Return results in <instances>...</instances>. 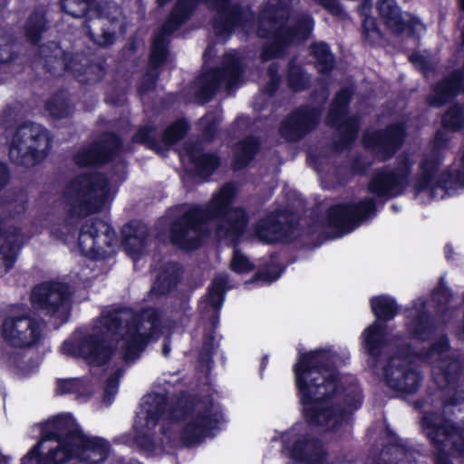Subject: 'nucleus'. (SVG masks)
<instances>
[{
    "mask_svg": "<svg viewBox=\"0 0 464 464\" xmlns=\"http://www.w3.org/2000/svg\"><path fill=\"white\" fill-rule=\"evenodd\" d=\"M430 306L422 298L413 303L406 321L411 346L407 352L401 348L402 342L391 337L382 323L375 321L369 325L362 334V342L370 356L369 365L390 388L413 393L420 386L421 375L411 357L425 362L431 366L436 384L440 389L447 390L450 395L445 407L459 406V411H462L460 401H464V391L455 385L462 364L450 354L448 339L440 337L425 353L417 348L419 343L430 339L435 331L430 318Z\"/></svg>",
    "mask_w": 464,
    "mask_h": 464,
    "instance_id": "1",
    "label": "nucleus"
},
{
    "mask_svg": "<svg viewBox=\"0 0 464 464\" xmlns=\"http://www.w3.org/2000/svg\"><path fill=\"white\" fill-rule=\"evenodd\" d=\"M225 421L221 406L208 398L174 400L163 392H150L141 399L130 443L151 454L194 446L215 436Z\"/></svg>",
    "mask_w": 464,
    "mask_h": 464,
    "instance_id": "2",
    "label": "nucleus"
},
{
    "mask_svg": "<svg viewBox=\"0 0 464 464\" xmlns=\"http://www.w3.org/2000/svg\"><path fill=\"white\" fill-rule=\"evenodd\" d=\"M342 362L332 348L299 353L294 365L295 382L304 415L310 426L321 431L334 430L348 420L362 403L354 377L339 375L334 366Z\"/></svg>",
    "mask_w": 464,
    "mask_h": 464,
    "instance_id": "3",
    "label": "nucleus"
},
{
    "mask_svg": "<svg viewBox=\"0 0 464 464\" xmlns=\"http://www.w3.org/2000/svg\"><path fill=\"white\" fill-rule=\"evenodd\" d=\"M160 334V316L148 308L136 314L130 308L108 310L91 326L74 331L66 339L61 351L64 355L83 359L91 365H102L111 356L112 350L105 343L106 336L116 342V352L127 362H134L150 340Z\"/></svg>",
    "mask_w": 464,
    "mask_h": 464,
    "instance_id": "4",
    "label": "nucleus"
},
{
    "mask_svg": "<svg viewBox=\"0 0 464 464\" xmlns=\"http://www.w3.org/2000/svg\"><path fill=\"white\" fill-rule=\"evenodd\" d=\"M237 188L233 183L224 185L212 196L206 207L181 206L177 208L179 217L171 224L169 238L180 248L198 247L206 235L215 229L217 237L230 243L243 235L247 217L240 208H230Z\"/></svg>",
    "mask_w": 464,
    "mask_h": 464,
    "instance_id": "5",
    "label": "nucleus"
},
{
    "mask_svg": "<svg viewBox=\"0 0 464 464\" xmlns=\"http://www.w3.org/2000/svg\"><path fill=\"white\" fill-rule=\"evenodd\" d=\"M34 428L40 432L41 439L23 457V464L31 462L38 448L46 450L42 464H63L72 459L88 464H99L109 454V442L99 437L83 434L70 414L57 416Z\"/></svg>",
    "mask_w": 464,
    "mask_h": 464,
    "instance_id": "6",
    "label": "nucleus"
},
{
    "mask_svg": "<svg viewBox=\"0 0 464 464\" xmlns=\"http://www.w3.org/2000/svg\"><path fill=\"white\" fill-rule=\"evenodd\" d=\"M288 1L269 0L258 18V35L269 38L261 55L263 61L283 54L288 44L306 40L314 30L310 15L288 16Z\"/></svg>",
    "mask_w": 464,
    "mask_h": 464,
    "instance_id": "7",
    "label": "nucleus"
},
{
    "mask_svg": "<svg viewBox=\"0 0 464 464\" xmlns=\"http://www.w3.org/2000/svg\"><path fill=\"white\" fill-rule=\"evenodd\" d=\"M117 181L99 173L77 176L67 187L64 198L72 215L86 216L102 209L111 198Z\"/></svg>",
    "mask_w": 464,
    "mask_h": 464,
    "instance_id": "8",
    "label": "nucleus"
},
{
    "mask_svg": "<svg viewBox=\"0 0 464 464\" xmlns=\"http://www.w3.org/2000/svg\"><path fill=\"white\" fill-rule=\"evenodd\" d=\"M62 9L73 17H82L88 14L90 19L96 18L93 23L95 26H103L102 21L106 18L114 26L112 30H102V34L92 32L91 25H86L91 38L99 45H109L112 44L116 34V24L121 17L120 8L112 3H96L93 0H61Z\"/></svg>",
    "mask_w": 464,
    "mask_h": 464,
    "instance_id": "9",
    "label": "nucleus"
},
{
    "mask_svg": "<svg viewBox=\"0 0 464 464\" xmlns=\"http://www.w3.org/2000/svg\"><path fill=\"white\" fill-rule=\"evenodd\" d=\"M245 63L238 52H229L224 56L221 67L202 73L195 82V92L198 99L208 102L220 88L230 91L244 80Z\"/></svg>",
    "mask_w": 464,
    "mask_h": 464,
    "instance_id": "10",
    "label": "nucleus"
},
{
    "mask_svg": "<svg viewBox=\"0 0 464 464\" xmlns=\"http://www.w3.org/2000/svg\"><path fill=\"white\" fill-rule=\"evenodd\" d=\"M50 147L47 130L40 124L27 122L16 130L12 139L10 158L16 164L34 165L45 156Z\"/></svg>",
    "mask_w": 464,
    "mask_h": 464,
    "instance_id": "11",
    "label": "nucleus"
},
{
    "mask_svg": "<svg viewBox=\"0 0 464 464\" xmlns=\"http://www.w3.org/2000/svg\"><path fill=\"white\" fill-rule=\"evenodd\" d=\"M416 160L417 156L413 152L401 154L393 166H386L374 172L369 183V191L380 198L401 195L411 183Z\"/></svg>",
    "mask_w": 464,
    "mask_h": 464,
    "instance_id": "12",
    "label": "nucleus"
},
{
    "mask_svg": "<svg viewBox=\"0 0 464 464\" xmlns=\"http://www.w3.org/2000/svg\"><path fill=\"white\" fill-rule=\"evenodd\" d=\"M281 440L282 452L295 464H326L322 445L309 437L308 426L296 423L285 432H276L272 441Z\"/></svg>",
    "mask_w": 464,
    "mask_h": 464,
    "instance_id": "13",
    "label": "nucleus"
},
{
    "mask_svg": "<svg viewBox=\"0 0 464 464\" xmlns=\"http://www.w3.org/2000/svg\"><path fill=\"white\" fill-rule=\"evenodd\" d=\"M196 5L197 0H178L169 19L156 34L150 58L151 71L147 74L146 80L140 85V92H145L153 88L156 78L154 70L163 63L167 55V37L188 19Z\"/></svg>",
    "mask_w": 464,
    "mask_h": 464,
    "instance_id": "14",
    "label": "nucleus"
},
{
    "mask_svg": "<svg viewBox=\"0 0 464 464\" xmlns=\"http://www.w3.org/2000/svg\"><path fill=\"white\" fill-rule=\"evenodd\" d=\"M426 436L438 450L437 464H450L444 455L464 453V435L449 421L435 413H426L421 421Z\"/></svg>",
    "mask_w": 464,
    "mask_h": 464,
    "instance_id": "15",
    "label": "nucleus"
},
{
    "mask_svg": "<svg viewBox=\"0 0 464 464\" xmlns=\"http://www.w3.org/2000/svg\"><path fill=\"white\" fill-rule=\"evenodd\" d=\"M79 247L82 255L102 259L113 255L118 246L114 230L100 219H87L79 234Z\"/></svg>",
    "mask_w": 464,
    "mask_h": 464,
    "instance_id": "16",
    "label": "nucleus"
},
{
    "mask_svg": "<svg viewBox=\"0 0 464 464\" xmlns=\"http://www.w3.org/2000/svg\"><path fill=\"white\" fill-rule=\"evenodd\" d=\"M70 291L67 285L59 282L44 283L36 286L31 295L32 305L44 314L65 322L70 314Z\"/></svg>",
    "mask_w": 464,
    "mask_h": 464,
    "instance_id": "17",
    "label": "nucleus"
},
{
    "mask_svg": "<svg viewBox=\"0 0 464 464\" xmlns=\"http://www.w3.org/2000/svg\"><path fill=\"white\" fill-rule=\"evenodd\" d=\"M375 213V200L372 198L358 202L340 203L329 208L328 224L343 235L374 217Z\"/></svg>",
    "mask_w": 464,
    "mask_h": 464,
    "instance_id": "18",
    "label": "nucleus"
},
{
    "mask_svg": "<svg viewBox=\"0 0 464 464\" xmlns=\"http://www.w3.org/2000/svg\"><path fill=\"white\" fill-rule=\"evenodd\" d=\"M217 9L214 30L221 40L241 28L246 34L254 28L253 15L248 9L230 5L229 0H208Z\"/></svg>",
    "mask_w": 464,
    "mask_h": 464,
    "instance_id": "19",
    "label": "nucleus"
},
{
    "mask_svg": "<svg viewBox=\"0 0 464 464\" xmlns=\"http://www.w3.org/2000/svg\"><path fill=\"white\" fill-rule=\"evenodd\" d=\"M49 49H52L53 55L48 57L47 48L42 47L41 53L46 58V66L54 73L58 72V67L72 71L81 82H94L102 77V70L99 65H86L83 63L84 58L81 55H70L56 44H52Z\"/></svg>",
    "mask_w": 464,
    "mask_h": 464,
    "instance_id": "20",
    "label": "nucleus"
},
{
    "mask_svg": "<svg viewBox=\"0 0 464 464\" xmlns=\"http://www.w3.org/2000/svg\"><path fill=\"white\" fill-rule=\"evenodd\" d=\"M4 339L15 347H29L42 336V324L27 314H12L2 324Z\"/></svg>",
    "mask_w": 464,
    "mask_h": 464,
    "instance_id": "21",
    "label": "nucleus"
},
{
    "mask_svg": "<svg viewBox=\"0 0 464 464\" xmlns=\"http://www.w3.org/2000/svg\"><path fill=\"white\" fill-rule=\"evenodd\" d=\"M352 94L350 88L342 89L330 108L327 115V123L337 129L342 147H346L357 136L359 120L356 117L346 115V107Z\"/></svg>",
    "mask_w": 464,
    "mask_h": 464,
    "instance_id": "22",
    "label": "nucleus"
},
{
    "mask_svg": "<svg viewBox=\"0 0 464 464\" xmlns=\"http://www.w3.org/2000/svg\"><path fill=\"white\" fill-rule=\"evenodd\" d=\"M404 137V127L392 124L383 131L367 132L363 137V143L377 158L384 160L401 146Z\"/></svg>",
    "mask_w": 464,
    "mask_h": 464,
    "instance_id": "23",
    "label": "nucleus"
},
{
    "mask_svg": "<svg viewBox=\"0 0 464 464\" xmlns=\"http://www.w3.org/2000/svg\"><path fill=\"white\" fill-rule=\"evenodd\" d=\"M6 179V167L0 163V187L5 184ZM21 243L20 230L0 222V276L13 267Z\"/></svg>",
    "mask_w": 464,
    "mask_h": 464,
    "instance_id": "24",
    "label": "nucleus"
},
{
    "mask_svg": "<svg viewBox=\"0 0 464 464\" xmlns=\"http://www.w3.org/2000/svg\"><path fill=\"white\" fill-rule=\"evenodd\" d=\"M321 115L320 110L301 107L282 122L279 132L287 140H298L316 125Z\"/></svg>",
    "mask_w": 464,
    "mask_h": 464,
    "instance_id": "25",
    "label": "nucleus"
},
{
    "mask_svg": "<svg viewBox=\"0 0 464 464\" xmlns=\"http://www.w3.org/2000/svg\"><path fill=\"white\" fill-rule=\"evenodd\" d=\"M121 149L119 138L115 134L108 133L98 143L79 150L75 155V162L80 166L102 163L111 159Z\"/></svg>",
    "mask_w": 464,
    "mask_h": 464,
    "instance_id": "26",
    "label": "nucleus"
},
{
    "mask_svg": "<svg viewBox=\"0 0 464 464\" xmlns=\"http://www.w3.org/2000/svg\"><path fill=\"white\" fill-rule=\"evenodd\" d=\"M377 10L387 26L394 33L410 29L414 34H420L425 30L424 24L419 18L411 14L402 17L395 0H379Z\"/></svg>",
    "mask_w": 464,
    "mask_h": 464,
    "instance_id": "27",
    "label": "nucleus"
},
{
    "mask_svg": "<svg viewBox=\"0 0 464 464\" xmlns=\"http://www.w3.org/2000/svg\"><path fill=\"white\" fill-rule=\"evenodd\" d=\"M289 216L285 211L271 213L262 218L255 227V235L261 241L272 243L285 237L290 225Z\"/></svg>",
    "mask_w": 464,
    "mask_h": 464,
    "instance_id": "28",
    "label": "nucleus"
},
{
    "mask_svg": "<svg viewBox=\"0 0 464 464\" xmlns=\"http://www.w3.org/2000/svg\"><path fill=\"white\" fill-rule=\"evenodd\" d=\"M179 157L183 164H191L190 169L195 170L200 176H208L219 163L215 154L203 152L201 142L186 144L179 153Z\"/></svg>",
    "mask_w": 464,
    "mask_h": 464,
    "instance_id": "29",
    "label": "nucleus"
},
{
    "mask_svg": "<svg viewBox=\"0 0 464 464\" xmlns=\"http://www.w3.org/2000/svg\"><path fill=\"white\" fill-rule=\"evenodd\" d=\"M123 246L134 260L143 253L148 242V229L145 224L133 220L122 227Z\"/></svg>",
    "mask_w": 464,
    "mask_h": 464,
    "instance_id": "30",
    "label": "nucleus"
},
{
    "mask_svg": "<svg viewBox=\"0 0 464 464\" xmlns=\"http://www.w3.org/2000/svg\"><path fill=\"white\" fill-rule=\"evenodd\" d=\"M96 384L88 379H61L56 382L55 392L60 395L74 394L82 401H87L94 392Z\"/></svg>",
    "mask_w": 464,
    "mask_h": 464,
    "instance_id": "31",
    "label": "nucleus"
},
{
    "mask_svg": "<svg viewBox=\"0 0 464 464\" xmlns=\"http://www.w3.org/2000/svg\"><path fill=\"white\" fill-rule=\"evenodd\" d=\"M180 276V267L174 263H165L158 272L156 280L150 291L151 296L168 293L176 285Z\"/></svg>",
    "mask_w": 464,
    "mask_h": 464,
    "instance_id": "32",
    "label": "nucleus"
},
{
    "mask_svg": "<svg viewBox=\"0 0 464 464\" xmlns=\"http://www.w3.org/2000/svg\"><path fill=\"white\" fill-rule=\"evenodd\" d=\"M230 287L227 276L226 274H218L208 289L206 299L207 305H209L214 312L219 310L224 301L225 292Z\"/></svg>",
    "mask_w": 464,
    "mask_h": 464,
    "instance_id": "33",
    "label": "nucleus"
},
{
    "mask_svg": "<svg viewBox=\"0 0 464 464\" xmlns=\"http://www.w3.org/2000/svg\"><path fill=\"white\" fill-rule=\"evenodd\" d=\"M371 306L378 320L389 321L397 314L395 300L388 295H380L372 298Z\"/></svg>",
    "mask_w": 464,
    "mask_h": 464,
    "instance_id": "34",
    "label": "nucleus"
},
{
    "mask_svg": "<svg viewBox=\"0 0 464 464\" xmlns=\"http://www.w3.org/2000/svg\"><path fill=\"white\" fill-rule=\"evenodd\" d=\"M372 8V1L364 0L361 5L362 15L364 16L362 21L363 35L370 44H376L382 39V34L376 26L375 19L369 15Z\"/></svg>",
    "mask_w": 464,
    "mask_h": 464,
    "instance_id": "35",
    "label": "nucleus"
},
{
    "mask_svg": "<svg viewBox=\"0 0 464 464\" xmlns=\"http://www.w3.org/2000/svg\"><path fill=\"white\" fill-rule=\"evenodd\" d=\"M258 149V142L254 138L240 141L235 149V165L240 169L248 164Z\"/></svg>",
    "mask_w": 464,
    "mask_h": 464,
    "instance_id": "36",
    "label": "nucleus"
},
{
    "mask_svg": "<svg viewBox=\"0 0 464 464\" xmlns=\"http://www.w3.org/2000/svg\"><path fill=\"white\" fill-rule=\"evenodd\" d=\"M311 53L315 59V64L321 73H326L334 66V55L324 43H316L311 46Z\"/></svg>",
    "mask_w": 464,
    "mask_h": 464,
    "instance_id": "37",
    "label": "nucleus"
},
{
    "mask_svg": "<svg viewBox=\"0 0 464 464\" xmlns=\"http://www.w3.org/2000/svg\"><path fill=\"white\" fill-rule=\"evenodd\" d=\"M46 110L55 119H62L69 116L72 112V106L64 93L53 96L46 104Z\"/></svg>",
    "mask_w": 464,
    "mask_h": 464,
    "instance_id": "38",
    "label": "nucleus"
},
{
    "mask_svg": "<svg viewBox=\"0 0 464 464\" xmlns=\"http://www.w3.org/2000/svg\"><path fill=\"white\" fill-rule=\"evenodd\" d=\"M45 29V19L43 11H35L29 18L26 27L25 34L28 39L36 43L42 32Z\"/></svg>",
    "mask_w": 464,
    "mask_h": 464,
    "instance_id": "39",
    "label": "nucleus"
},
{
    "mask_svg": "<svg viewBox=\"0 0 464 464\" xmlns=\"http://www.w3.org/2000/svg\"><path fill=\"white\" fill-rule=\"evenodd\" d=\"M188 123L184 120H178L165 131L162 140L165 145L170 146L179 141L186 134Z\"/></svg>",
    "mask_w": 464,
    "mask_h": 464,
    "instance_id": "40",
    "label": "nucleus"
},
{
    "mask_svg": "<svg viewBox=\"0 0 464 464\" xmlns=\"http://www.w3.org/2000/svg\"><path fill=\"white\" fill-rule=\"evenodd\" d=\"M309 79L302 69L294 63H291L288 72V83L290 88L294 91H301L306 88Z\"/></svg>",
    "mask_w": 464,
    "mask_h": 464,
    "instance_id": "41",
    "label": "nucleus"
},
{
    "mask_svg": "<svg viewBox=\"0 0 464 464\" xmlns=\"http://www.w3.org/2000/svg\"><path fill=\"white\" fill-rule=\"evenodd\" d=\"M230 268L237 274H246L254 269L252 262L237 249L233 250Z\"/></svg>",
    "mask_w": 464,
    "mask_h": 464,
    "instance_id": "42",
    "label": "nucleus"
},
{
    "mask_svg": "<svg viewBox=\"0 0 464 464\" xmlns=\"http://www.w3.org/2000/svg\"><path fill=\"white\" fill-rule=\"evenodd\" d=\"M121 375V372L120 370L116 371L111 374L107 382L106 386L104 389V396L102 400V403L105 406H109L111 404L112 401L114 400V397L118 392V384H119V379Z\"/></svg>",
    "mask_w": 464,
    "mask_h": 464,
    "instance_id": "43",
    "label": "nucleus"
},
{
    "mask_svg": "<svg viewBox=\"0 0 464 464\" xmlns=\"http://www.w3.org/2000/svg\"><path fill=\"white\" fill-rule=\"evenodd\" d=\"M451 298L450 291L444 285H440L433 293L431 296V302L438 306L440 312H445L447 310L446 304L450 303Z\"/></svg>",
    "mask_w": 464,
    "mask_h": 464,
    "instance_id": "44",
    "label": "nucleus"
},
{
    "mask_svg": "<svg viewBox=\"0 0 464 464\" xmlns=\"http://www.w3.org/2000/svg\"><path fill=\"white\" fill-rule=\"evenodd\" d=\"M282 272L283 270L279 266L271 265L263 273L257 275L256 280L262 281L265 284H271L280 277Z\"/></svg>",
    "mask_w": 464,
    "mask_h": 464,
    "instance_id": "45",
    "label": "nucleus"
},
{
    "mask_svg": "<svg viewBox=\"0 0 464 464\" xmlns=\"http://www.w3.org/2000/svg\"><path fill=\"white\" fill-rule=\"evenodd\" d=\"M155 136L156 131L153 128L143 127L138 130L137 134L134 136V140L136 142L152 146L154 144Z\"/></svg>",
    "mask_w": 464,
    "mask_h": 464,
    "instance_id": "46",
    "label": "nucleus"
},
{
    "mask_svg": "<svg viewBox=\"0 0 464 464\" xmlns=\"http://www.w3.org/2000/svg\"><path fill=\"white\" fill-rule=\"evenodd\" d=\"M278 72V66L276 63H273L270 64L266 76L269 78L268 85L266 88V92L268 93H272L276 91V89L278 87V84L280 82V77L277 74Z\"/></svg>",
    "mask_w": 464,
    "mask_h": 464,
    "instance_id": "47",
    "label": "nucleus"
},
{
    "mask_svg": "<svg viewBox=\"0 0 464 464\" xmlns=\"http://www.w3.org/2000/svg\"><path fill=\"white\" fill-rule=\"evenodd\" d=\"M215 120V116L208 114L201 121V124L205 126L204 135L206 138H210L214 131L217 130V124L212 122Z\"/></svg>",
    "mask_w": 464,
    "mask_h": 464,
    "instance_id": "48",
    "label": "nucleus"
},
{
    "mask_svg": "<svg viewBox=\"0 0 464 464\" xmlns=\"http://www.w3.org/2000/svg\"><path fill=\"white\" fill-rule=\"evenodd\" d=\"M411 61L416 66L420 67V70L426 72L430 68V62L428 57L424 54L416 53L411 56Z\"/></svg>",
    "mask_w": 464,
    "mask_h": 464,
    "instance_id": "49",
    "label": "nucleus"
},
{
    "mask_svg": "<svg viewBox=\"0 0 464 464\" xmlns=\"http://www.w3.org/2000/svg\"><path fill=\"white\" fill-rule=\"evenodd\" d=\"M321 5H323L327 10H329L332 14L335 15H341L343 14V9L337 0H317Z\"/></svg>",
    "mask_w": 464,
    "mask_h": 464,
    "instance_id": "50",
    "label": "nucleus"
},
{
    "mask_svg": "<svg viewBox=\"0 0 464 464\" xmlns=\"http://www.w3.org/2000/svg\"><path fill=\"white\" fill-rule=\"evenodd\" d=\"M11 53L9 45L0 46V63H5L11 60Z\"/></svg>",
    "mask_w": 464,
    "mask_h": 464,
    "instance_id": "51",
    "label": "nucleus"
},
{
    "mask_svg": "<svg viewBox=\"0 0 464 464\" xmlns=\"http://www.w3.org/2000/svg\"><path fill=\"white\" fill-rule=\"evenodd\" d=\"M11 117H12V113H11V111H9V109L5 110L2 116L1 124L3 126L6 127L9 118H11Z\"/></svg>",
    "mask_w": 464,
    "mask_h": 464,
    "instance_id": "52",
    "label": "nucleus"
},
{
    "mask_svg": "<svg viewBox=\"0 0 464 464\" xmlns=\"http://www.w3.org/2000/svg\"><path fill=\"white\" fill-rule=\"evenodd\" d=\"M170 353V345L169 342H165L162 347V353L164 356H168Z\"/></svg>",
    "mask_w": 464,
    "mask_h": 464,
    "instance_id": "53",
    "label": "nucleus"
},
{
    "mask_svg": "<svg viewBox=\"0 0 464 464\" xmlns=\"http://www.w3.org/2000/svg\"><path fill=\"white\" fill-rule=\"evenodd\" d=\"M212 53V48L208 47L205 52V56H210Z\"/></svg>",
    "mask_w": 464,
    "mask_h": 464,
    "instance_id": "54",
    "label": "nucleus"
},
{
    "mask_svg": "<svg viewBox=\"0 0 464 464\" xmlns=\"http://www.w3.org/2000/svg\"><path fill=\"white\" fill-rule=\"evenodd\" d=\"M169 0H158V3L160 5H164L166 3H168Z\"/></svg>",
    "mask_w": 464,
    "mask_h": 464,
    "instance_id": "55",
    "label": "nucleus"
},
{
    "mask_svg": "<svg viewBox=\"0 0 464 464\" xmlns=\"http://www.w3.org/2000/svg\"><path fill=\"white\" fill-rule=\"evenodd\" d=\"M446 256H447V258H450V246L446 247Z\"/></svg>",
    "mask_w": 464,
    "mask_h": 464,
    "instance_id": "56",
    "label": "nucleus"
},
{
    "mask_svg": "<svg viewBox=\"0 0 464 464\" xmlns=\"http://www.w3.org/2000/svg\"><path fill=\"white\" fill-rule=\"evenodd\" d=\"M130 464H140V463L139 461L134 460V461H130Z\"/></svg>",
    "mask_w": 464,
    "mask_h": 464,
    "instance_id": "57",
    "label": "nucleus"
},
{
    "mask_svg": "<svg viewBox=\"0 0 464 464\" xmlns=\"http://www.w3.org/2000/svg\"><path fill=\"white\" fill-rule=\"evenodd\" d=\"M246 120V118H238L237 121H245Z\"/></svg>",
    "mask_w": 464,
    "mask_h": 464,
    "instance_id": "58",
    "label": "nucleus"
},
{
    "mask_svg": "<svg viewBox=\"0 0 464 464\" xmlns=\"http://www.w3.org/2000/svg\"><path fill=\"white\" fill-rule=\"evenodd\" d=\"M460 4H461L462 7L464 8V0H460Z\"/></svg>",
    "mask_w": 464,
    "mask_h": 464,
    "instance_id": "59",
    "label": "nucleus"
},
{
    "mask_svg": "<svg viewBox=\"0 0 464 464\" xmlns=\"http://www.w3.org/2000/svg\"><path fill=\"white\" fill-rule=\"evenodd\" d=\"M206 351H207V354H208L209 353V349L206 348Z\"/></svg>",
    "mask_w": 464,
    "mask_h": 464,
    "instance_id": "60",
    "label": "nucleus"
}]
</instances>
